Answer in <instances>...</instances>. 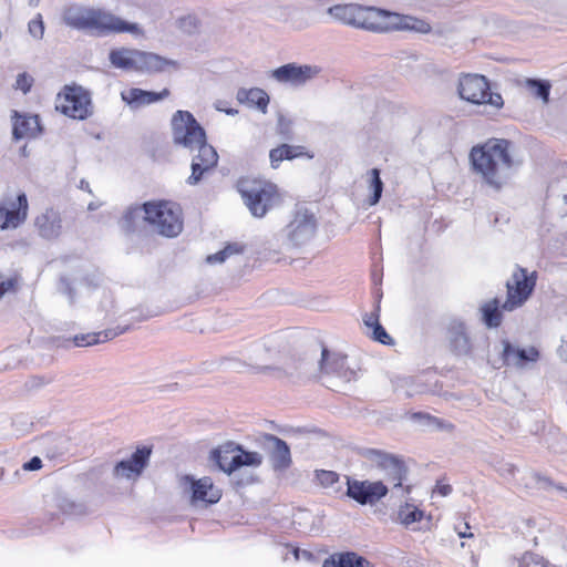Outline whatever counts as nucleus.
Masks as SVG:
<instances>
[{
    "instance_id": "obj_1",
    "label": "nucleus",
    "mask_w": 567,
    "mask_h": 567,
    "mask_svg": "<svg viewBox=\"0 0 567 567\" xmlns=\"http://www.w3.org/2000/svg\"><path fill=\"white\" fill-rule=\"evenodd\" d=\"M327 13L341 24L375 33L414 31L426 34L432 30L423 19L358 3L334 4L327 9Z\"/></svg>"
},
{
    "instance_id": "obj_2",
    "label": "nucleus",
    "mask_w": 567,
    "mask_h": 567,
    "mask_svg": "<svg viewBox=\"0 0 567 567\" xmlns=\"http://www.w3.org/2000/svg\"><path fill=\"white\" fill-rule=\"evenodd\" d=\"M363 456L381 472L382 478L358 481L346 476V496H403L413 492V486L408 483V470L400 458L373 449L367 450Z\"/></svg>"
},
{
    "instance_id": "obj_3",
    "label": "nucleus",
    "mask_w": 567,
    "mask_h": 567,
    "mask_svg": "<svg viewBox=\"0 0 567 567\" xmlns=\"http://www.w3.org/2000/svg\"><path fill=\"white\" fill-rule=\"evenodd\" d=\"M472 169L483 184L501 190L509 182L514 171L520 165L513 152V144L505 138H489L472 147L470 152Z\"/></svg>"
},
{
    "instance_id": "obj_4",
    "label": "nucleus",
    "mask_w": 567,
    "mask_h": 567,
    "mask_svg": "<svg viewBox=\"0 0 567 567\" xmlns=\"http://www.w3.org/2000/svg\"><path fill=\"white\" fill-rule=\"evenodd\" d=\"M172 137L175 145L183 146L189 152L197 151L192 159L190 185L197 184L205 172L217 165L218 154L207 143L205 130L188 111H177L171 121Z\"/></svg>"
},
{
    "instance_id": "obj_5",
    "label": "nucleus",
    "mask_w": 567,
    "mask_h": 567,
    "mask_svg": "<svg viewBox=\"0 0 567 567\" xmlns=\"http://www.w3.org/2000/svg\"><path fill=\"white\" fill-rule=\"evenodd\" d=\"M62 20L72 29L91 31L99 35L125 32L137 37L143 35V30L137 23L127 22L100 8L70 4L64 8Z\"/></svg>"
},
{
    "instance_id": "obj_6",
    "label": "nucleus",
    "mask_w": 567,
    "mask_h": 567,
    "mask_svg": "<svg viewBox=\"0 0 567 567\" xmlns=\"http://www.w3.org/2000/svg\"><path fill=\"white\" fill-rule=\"evenodd\" d=\"M109 60L116 69L125 71H137L144 73L163 72L167 68L177 70L179 64L152 52H145L136 49L118 48L110 51Z\"/></svg>"
},
{
    "instance_id": "obj_7",
    "label": "nucleus",
    "mask_w": 567,
    "mask_h": 567,
    "mask_svg": "<svg viewBox=\"0 0 567 567\" xmlns=\"http://www.w3.org/2000/svg\"><path fill=\"white\" fill-rule=\"evenodd\" d=\"M238 190L251 215L258 218L264 217L281 200L277 186L261 178L239 179Z\"/></svg>"
},
{
    "instance_id": "obj_8",
    "label": "nucleus",
    "mask_w": 567,
    "mask_h": 567,
    "mask_svg": "<svg viewBox=\"0 0 567 567\" xmlns=\"http://www.w3.org/2000/svg\"><path fill=\"white\" fill-rule=\"evenodd\" d=\"M145 217L152 229L165 237H176L183 229L181 209L169 202L146 203Z\"/></svg>"
},
{
    "instance_id": "obj_9",
    "label": "nucleus",
    "mask_w": 567,
    "mask_h": 567,
    "mask_svg": "<svg viewBox=\"0 0 567 567\" xmlns=\"http://www.w3.org/2000/svg\"><path fill=\"white\" fill-rule=\"evenodd\" d=\"M287 346L280 336H272L254 343L247 351L244 365H248L258 372L271 375L272 367L278 363Z\"/></svg>"
},
{
    "instance_id": "obj_10",
    "label": "nucleus",
    "mask_w": 567,
    "mask_h": 567,
    "mask_svg": "<svg viewBox=\"0 0 567 567\" xmlns=\"http://www.w3.org/2000/svg\"><path fill=\"white\" fill-rule=\"evenodd\" d=\"M537 280L536 271L516 267L511 278L506 281V300L502 303L504 311H514L520 308L532 296Z\"/></svg>"
},
{
    "instance_id": "obj_11",
    "label": "nucleus",
    "mask_w": 567,
    "mask_h": 567,
    "mask_svg": "<svg viewBox=\"0 0 567 567\" xmlns=\"http://www.w3.org/2000/svg\"><path fill=\"white\" fill-rule=\"evenodd\" d=\"M458 94L461 99L473 104H489L499 110L503 97L498 93L489 92V84L485 76L478 74H464L458 81Z\"/></svg>"
},
{
    "instance_id": "obj_12",
    "label": "nucleus",
    "mask_w": 567,
    "mask_h": 567,
    "mask_svg": "<svg viewBox=\"0 0 567 567\" xmlns=\"http://www.w3.org/2000/svg\"><path fill=\"white\" fill-rule=\"evenodd\" d=\"M152 453V446H137L130 456L114 464L111 472L112 478L116 482H137L150 466Z\"/></svg>"
},
{
    "instance_id": "obj_13",
    "label": "nucleus",
    "mask_w": 567,
    "mask_h": 567,
    "mask_svg": "<svg viewBox=\"0 0 567 567\" xmlns=\"http://www.w3.org/2000/svg\"><path fill=\"white\" fill-rule=\"evenodd\" d=\"M55 107L74 120H84L92 113L90 94L82 86H65L56 97Z\"/></svg>"
},
{
    "instance_id": "obj_14",
    "label": "nucleus",
    "mask_w": 567,
    "mask_h": 567,
    "mask_svg": "<svg viewBox=\"0 0 567 567\" xmlns=\"http://www.w3.org/2000/svg\"><path fill=\"white\" fill-rule=\"evenodd\" d=\"M317 219L307 208H298L292 219L285 228V235L289 245L301 246L308 243L316 234Z\"/></svg>"
},
{
    "instance_id": "obj_15",
    "label": "nucleus",
    "mask_w": 567,
    "mask_h": 567,
    "mask_svg": "<svg viewBox=\"0 0 567 567\" xmlns=\"http://www.w3.org/2000/svg\"><path fill=\"white\" fill-rule=\"evenodd\" d=\"M321 73V68L315 64L287 63L275 69L271 78L279 83L292 86H302L316 79Z\"/></svg>"
},
{
    "instance_id": "obj_16",
    "label": "nucleus",
    "mask_w": 567,
    "mask_h": 567,
    "mask_svg": "<svg viewBox=\"0 0 567 567\" xmlns=\"http://www.w3.org/2000/svg\"><path fill=\"white\" fill-rule=\"evenodd\" d=\"M28 209L29 205L24 193L16 197L10 194L4 195L0 200V219L3 220L0 228H17L27 219Z\"/></svg>"
},
{
    "instance_id": "obj_17",
    "label": "nucleus",
    "mask_w": 567,
    "mask_h": 567,
    "mask_svg": "<svg viewBox=\"0 0 567 567\" xmlns=\"http://www.w3.org/2000/svg\"><path fill=\"white\" fill-rule=\"evenodd\" d=\"M260 446L268 454L271 468L276 473L286 472L292 464L291 452L288 444L272 434H265L260 440Z\"/></svg>"
},
{
    "instance_id": "obj_18",
    "label": "nucleus",
    "mask_w": 567,
    "mask_h": 567,
    "mask_svg": "<svg viewBox=\"0 0 567 567\" xmlns=\"http://www.w3.org/2000/svg\"><path fill=\"white\" fill-rule=\"evenodd\" d=\"M308 365V362L293 353L287 343L284 354H281L278 363L272 367L271 377L277 379L309 377L313 371Z\"/></svg>"
},
{
    "instance_id": "obj_19",
    "label": "nucleus",
    "mask_w": 567,
    "mask_h": 567,
    "mask_svg": "<svg viewBox=\"0 0 567 567\" xmlns=\"http://www.w3.org/2000/svg\"><path fill=\"white\" fill-rule=\"evenodd\" d=\"M501 358L498 362L493 363L495 368L507 365L524 369L528 362H536L539 359V351L535 347L520 349L506 339L501 341Z\"/></svg>"
},
{
    "instance_id": "obj_20",
    "label": "nucleus",
    "mask_w": 567,
    "mask_h": 567,
    "mask_svg": "<svg viewBox=\"0 0 567 567\" xmlns=\"http://www.w3.org/2000/svg\"><path fill=\"white\" fill-rule=\"evenodd\" d=\"M446 340L455 355L465 357L472 353L473 346L464 322L452 320L446 328Z\"/></svg>"
},
{
    "instance_id": "obj_21",
    "label": "nucleus",
    "mask_w": 567,
    "mask_h": 567,
    "mask_svg": "<svg viewBox=\"0 0 567 567\" xmlns=\"http://www.w3.org/2000/svg\"><path fill=\"white\" fill-rule=\"evenodd\" d=\"M38 234L44 239H55L62 233V217L58 210L48 208L34 219Z\"/></svg>"
},
{
    "instance_id": "obj_22",
    "label": "nucleus",
    "mask_w": 567,
    "mask_h": 567,
    "mask_svg": "<svg viewBox=\"0 0 567 567\" xmlns=\"http://www.w3.org/2000/svg\"><path fill=\"white\" fill-rule=\"evenodd\" d=\"M319 370L327 374H333L346 382H349L354 372L346 367V358L331 354L328 349L322 348Z\"/></svg>"
},
{
    "instance_id": "obj_23",
    "label": "nucleus",
    "mask_w": 567,
    "mask_h": 567,
    "mask_svg": "<svg viewBox=\"0 0 567 567\" xmlns=\"http://www.w3.org/2000/svg\"><path fill=\"white\" fill-rule=\"evenodd\" d=\"M396 516L406 528L412 530L430 529L431 516L425 517L424 512L412 504L406 503L404 506H400Z\"/></svg>"
},
{
    "instance_id": "obj_24",
    "label": "nucleus",
    "mask_w": 567,
    "mask_h": 567,
    "mask_svg": "<svg viewBox=\"0 0 567 567\" xmlns=\"http://www.w3.org/2000/svg\"><path fill=\"white\" fill-rule=\"evenodd\" d=\"M177 487L184 494L189 496H207L209 492H214V482L212 477L204 476L196 478L193 475H177Z\"/></svg>"
},
{
    "instance_id": "obj_25",
    "label": "nucleus",
    "mask_w": 567,
    "mask_h": 567,
    "mask_svg": "<svg viewBox=\"0 0 567 567\" xmlns=\"http://www.w3.org/2000/svg\"><path fill=\"white\" fill-rule=\"evenodd\" d=\"M169 95L168 89H164L159 93L144 91L137 87H131L121 93L122 100L127 103L132 109H138L161 101Z\"/></svg>"
},
{
    "instance_id": "obj_26",
    "label": "nucleus",
    "mask_w": 567,
    "mask_h": 567,
    "mask_svg": "<svg viewBox=\"0 0 567 567\" xmlns=\"http://www.w3.org/2000/svg\"><path fill=\"white\" fill-rule=\"evenodd\" d=\"M237 451H241V445L234 442H226L225 444L214 449L210 452L209 458L218 466L220 471L228 475L237 470V465L233 464L234 455L231 456V454Z\"/></svg>"
},
{
    "instance_id": "obj_27",
    "label": "nucleus",
    "mask_w": 567,
    "mask_h": 567,
    "mask_svg": "<svg viewBox=\"0 0 567 567\" xmlns=\"http://www.w3.org/2000/svg\"><path fill=\"white\" fill-rule=\"evenodd\" d=\"M13 120V137L21 140L25 137H35L40 131L39 117L37 115H20L17 111L12 112Z\"/></svg>"
},
{
    "instance_id": "obj_28",
    "label": "nucleus",
    "mask_w": 567,
    "mask_h": 567,
    "mask_svg": "<svg viewBox=\"0 0 567 567\" xmlns=\"http://www.w3.org/2000/svg\"><path fill=\"white\" fill-rule=\"evenodd\" d=\"M322 567H375L365 557L354 551L337 553L323 560Z\"/></svg>"
},
{
    "instance_id": "obj_29",
    "label": "nucleus",
    "mask_w": 567,
    "mask_h": 567,
    "mask_svg": "<svg viewBox=\"0 0 567 567\" xmlns=\"http://www.w3.org/2000/svg\"><path fill=\"white\" fill-rule=\"evenodd\" d=\"M236 99L239 103L246 104L249 107H256L260 112L266 113L269 104L268 94L258 87L252 89H239L236 94Z\"/></svg>"
},
{
    "instance_id": "obj_30",
    "label": "nucleus",
    "mask_w": 567,
    "mask_h": 567,
    "mask_svg": "<svg viewBox=\"0 0 567 567\" xmlns=\"http://www.w3.org/2000/svg\"><path fill=\"white\" fill-rule=\"evenodd\" d=\"M525 486L529 489H533L537 493H546V494H556V493H567V488L554 484L547 477H542L539 474L535 472H526L525 473Z\"/></svg>"
},
{
    "instance_id": "obj_31",
    "label": "nucleus",
    "mask_w": 567,
    "mask_h": 567,
    "mask_svg": "<svg viewBox=\"0 0 567 567\" xmlns=\"http://www.w3.org/2000/svg\"><path fill=\"white\" fill-rule=\"evenodd\" d=\"M146 203L143 205L131 206L124 213L120 220V226L125 233L135 231L146 220Z\"/></svg>"
},
{
    "instance_id": "obj_32",
    "label": "nucleus",
    "mask_w": 567,
    "mask_h": 567,
    "mask_svg": "<svg viewBox=\"0 0 567 567\" xmlns=\"http://www.w3.org/2000/svg\"><path fill=\"white\" fill-rule=\"evenodd\" d=\"M502 305L497 298L485 301L480 307L481 319L487 328H497L503 320Z\"/></svg>"
},
{
    "instance_id": "obj_33",
    "label": "nucleus",
    "mask_w": 567,
    "mask_h": 567,
    "mask_svg": "<svg viewBox=\"0 0 567 567\" xmlns=\"http://www.w3.org/2000/svg\"><path fill=\"white\" fill-rule=\"evenodd\" d=\"M56 506L64 515L84 516L92 513L91 506L85 498H55Z\"/></svg>"
},
{
    "instance_id": "obj_34",
    "label": "nucleus",
    "mask_w": 567,
    "mask_h": 567,
    "mask_svg": "<svg viewBox=\"0 0 567 567\" xmlns=\"http://www.w3.org/2000/svg\"><path fill=\"white\" fill-rule=\"evenodd\" d=\"M121 333H123V330L106 329L100 332L76 334L74 337V343L78 347H89L111 340Z\"/></svg>"
},
{
    "instance_id": "obj_35",
    "label": "nucleus",
    "mask_w": 567,
    "mask_h": 567,
    "mask_svg": "<svg viewBox=\"0 0 567 567\" xmlns=\"http://www.w3.org/2000/svg\"><path fill=\"white\" fill-rule=\"evenodd\" d=\"M302 147L282 144L270 151L269 157L274 168L278 167L284 159H293L302 154Z\"/></svg>"
},
{
    "instance_id": "obj_36",
    "label": "nucleus",
    "mask_w": 567,
    "mask_h": 567,
    "mask_svg": "<svg viewBox=\"0 0 567 567\" xmlns=\"http://www.w3.org/2000/svg\"><path fill=\"white\" fill-rule=\"evenodd\" d=\"M245 251V245L241 243H230L225 246L220 251L208 255L206 258L207 264H223L227 258L233 255H240Z\"/></svg>"
},
{
    "instance_id": "obj_37",
    "label": "nucleus",
    "mask_w": 567,
    "mask_h": 567,
    "mask_svg": "<svg viewBox=\"0 0 567 567\" xmlns=\"http://www.w3.org/2000/svg\"><path fill=\"white\" fill-rule=\"evenodd\" d=\"M362 506H369L370 512L378 516L380 519L385 518L388 515L392 516L395 512L390 514L389 506L383 502V498H352Z\"/></svg>"
},
{
    "instance_id": "obj_38",
    "label": "nucleus",
    "mask_w": 567,
    "mask_h": 567,
    "mask_svg": "<svg viewBox=\"0 0 567 567\" xmlns=\"http://www.w3.org/2000/svg\"><path fill=\"white\" fill-rule=\"evenodd\" d=\"M228 476L230 477L231 484L237 488H244L259 482L258 475L247 470H235L233 473L228 474Z\"/></svg>"
},
{
    "instance_id": "obj_39",
    "label": "nucleus",
    "mask_w": 567,
    "mask_h": 567,
    "mask_svg": "<svg viewBox=\"0 0 567 567\" xmlns=\"http://www.w3.org/2000/svg\"><path fill=\"white\" fill-rule=\"evenodd\" d=\"M240 454L234 455V465H237V470L243 466H252L258 467L261 465L264 456L258 452L245 451L241 447V451H238Z\"/></svg>"
},
{
    "instance_id": "obj_40",
    "label": "nucleus",
    "mask_w": 567,
    "mask_h": 567,
    "mask_svg": "<svg viewBox=\"0 0 567 567\" xmlns=\"http://www.w3.org/2000/svg\"><path fill=\"white\" fill-rule=\"evenodd\" d=\"M525 86L535 97L540 99L544 103L548 102L550 84L547 81L526 79Z\"/></svg>"
},
{
    "instance_id": "obj_41",
    "label": "nucleus",
    "mask_w": 567,
    "mask_h": 567,
    "mask_svg": "<svg viewBox=\"0 0 567 567\" xmlns=\"http://www.w3.org/2000/svg\"><path fill=\"white\" fill-rule=\"evenodd\" d=\"M370 176V188L372 190V195L369 197V205L374 206L379 203L382 192H383V183L380 178V171L378 168H372L369 171Z\"/></svg>"
},
{
    "instance_id": "obj_42",
    "label": "nucleus",
    "mask_w": 567,
    "mask_h": 567,
    "mask_svg": "<svg viewBox=\"0 0 567 567\" xmlns=\"http://www.w3.org/2000/svg\"><path fill=\"white\" fill-rule=\"evenodd\" d=\"M316 481L322 487H330L339 482V474L333 471L317 470L315 472Z\"/></svg>"
},
{
    "instance_id": "obj_43",
    "label": "nucleus",
    "mask_w": 567,
    "mask_h": 567,
    "mask_svg": "<svg viewBox=\"0 0 567 567\" xmlns=\"http://www.w3.org/2000/svg\"><path fill=\"white\" fill-rule=\"evenodd\" d=\"M518 567H545V561L540 555L527 551L519 559Z\"/></svg>"
},
{
    "instance_id": "obj_44",
    "label": "nucleus",
    "mask_w": 567,
    "mask_h": 567,
    "mask_svg": "<svg viewBox=\"0 0 567 567\" xmlns=\"http://www.w3.org/2000/svg\"><path fill=\"white\" fill-rule=\"evenodd\" d=\"M29 33L37 40H41L44 34V23L40 13L28 24Z\"/></svg>"
},
{
    "instance_id": "obj_45",
    "label": "nucleus",
    "mask_w": 567,
    "mask_h": 567,
    "mask_svg": "<svg viewBox=\"0 0 567 567\" xmlns=\"http://www.w3.org/2000/svg\"><path fill=\"white\" fill-rule=\"evenodd\" d=\"M51 383V378L44 375H32L24 382L27 391H37Z\"/></svg>"
},
{
    "instance_id": "obj_46",
    "label": "nucleus",
    "mask_w": 567,
    "mask_h": 567,
    "mask_svg": "<svg viewBox=\"0 0 567 567\" xmlns=\"http://www.w3.org/2000/svg\"><path fill=\"white\" fill-rule=\"evenodd\" d=\"M187 506L194 511L207 509L218 503L220 498H186Z\"/></svg>"
},
{
    "instance_id": "obj_47",
    "label": "nucleus",
    "mask_w": 567,
    "mask_h": 567,
    "mask_svg": "<svg viewBox=\"0 0 567 567\" xmlns=\"http://www.w3.org/2000/svg\"><path fill=\"white\" fill-rule=\"evenodd\" d=\"M32 83H33V79L31 75H29L27 73H20L17 76L14 87L17 90H21L23 93H27L30 91Z\"/></svg>"
},
{
    "instance_id": "obj_48",
    "label": "nucleus",
    "mask_w": 567,
    "mask_h": 567,
    "mask_svg": "<svg viewBox=\"0 0 567 567\" xmlns=\"http://www.w3.org/2000/svg\"><path fill=\"white\" fill-rule=\"evenodd\" d=\"M371 337L383 344H390L392 343L391 337L388 334V332L384 330V328L378 323L374 326L371 332Z\"/></svg>"
},
{
    "instance_id": "obj_49",
    "label": "nucleus",
    "mask_w": 567,
    "mask_h": 567,
    "mask_svg": "<svg viewBox=\"0 0 567 567\" xmlns=\"http://www.w3.org/2000/svg\"><path fill=\"white\" fill-rule=\"evenodd\" d=\"M43 466V462L39 456H33L30 461L22 464L21 468L24 472L40 471Z\"/></svg>"
},
{
    "instance_id": "obj_50",
    "label": "nucleus",
    "mask_w": 567,
    "mask_h": 567,
    "mask_svg": "<svg viewBox=\"0 0 567 567\" xmlns=\"http://www.w3.org/2000/svg\"><path fill=\"white\" fill-rule=\"evenodd\" d=\"M16 282L17 281L13 278L0 276V298H2L6 292L13 290Z\"/></svg>"
},
{
    "instance_id": "obj_51",
    "label": "nucleus",
    "mask_w": 567,
    "mask_h": 567,
    "mask_svg": "<svg viewBox=\"0 0 567 567\" xmlns=\"http://www.w3.org/2000/svg\"><path fill=\"white\" fill-rule=\"evenodd\" d=\"M453 493V488L450 484L445 483L444 480L437 481L432 494H440L441 496H446Z\"/></svg>"
},
{
    "instance_id": "obj_52",
    "label": "nucleus",
    "mask_w": 567,
    "mask_h": 567,
    "mask_svg": "<svg viewBox=\"0 0 567 567\" xmlns=\"http://www.w3.org/2000/svg\"><path fill=\"white\" fill-rule=\"evenodd\" d=\"M13 367L12 352L6 351L0 353V371H6Z\"/></svg>"
},
{
    "instance_id": "obj_53",
    "label": "nucleus",
    "mask_w": 567,
    "mask_h": 567,
    "mask_svg": "<svg viewBox=\"0 0 567 567\" xmlns=\"http://www.w3.org/2000/svg\"><path fill=\"white\" fill-rule=\"evenodd\" d=\"M61 291L65 293L69 298V303L73 305L75 301V292L74 289L71 287V285L66 280H61Z\"/></svg>"
},
{
    "instance_id": "obj_54",
    "label": "nucleus",
    "mask_w": 567,
    "mask_h": 567,
    "mask_svg": "<svg viewBox=\"0 0 567 567\" xmlns=\"http://www.w3.org/2000/svg\"><path fill=\"white\" fill-rule=\"evenodd\" d=\"M516 471H517L516 466L509 462H504L498 467V472L503 476H513Z\"/></svg>"
},
{
    "instance_id": "obj_55",
    "label": "nucleus",
    "mask_w": 567,
    "mask_h": 567,
    "mask_svg": "<svg viewBox=\"0 0 567 567\" xmlns=\"http://www.w3.org/2000/svg\"><path fill=\"white\" fill-rule=\"evenodd\" d=\"M416 417H424L426 420H429L430 422H432L433 424H435L437 427H443V429H449V430H452L453 426L452 424L450 423H444L442 420H439L436 417H432L430 416L429 414H415Z\"/></svg>"
},
{
    "instance_id": "obj_56",
    "label": "nucleus",
    "mask_w": 567,
    "mask_h": 567,
    "mask_svg": "<svg viewBox=\"0 0 567 567\" xmlns=\"http://www.w3.org/2000/svg\"><path fill=\"white\" fill-rule=\"evenodd\" d=\"M363 322L367 328L372 330L379 323V317L375 313H368L363 317Z\"/></svg>"
},
{
    "instance_id": "obj_57",
    "label": "nucleus",
    "mask_w": 567,
    "mask_h": 567,
    "mask_svg": "<svg viewBox=\"0 0 567 567\" xmlns=\"http://www.w3.org/2000/svg\"><path fill=\"white\" fill-rule=\"evenodd\" d=\"M289 126H290V122L287 121L284 116H280L279 121H278L279 132L281 134H287L288 130H289Z\"/></svg>"
},
{
    "instance_id": "obj_58",
    "label": "nucleus",
    "mask_w": 567,
    "mask_h": 567,
    "mask_svg": "<svg viewBox=\"0 0 567 567\" xmlns=\"http://www.w3.org/2000/svg\"><path fill=\"white\" fill-rule=\"evenodd\" d=\"M457 534L461 538H467V537H473V534L472 533H467L466 530H461L457 528Z\"/></svg>"
},
{
    "instance_id": "obj_59",
    "label": "nucleus",
    "mask_w": 567,
    "mask_h": 567,
    "mask_svg": "<svg viewBox=\"0 0 567 567\" xmlns=\"http://www.w3.org/2000/svg\"><path fill=\"white\" fill-rule=\"evenodd\" d=\"M225 112H226L227 114H230V115H234V114H236V113H237V111H236V110H234V109L225 110Z\"/></svg>"
},
{
    "instance_id": "obj_60",
    "label": "nucleus",
    "mask_w": 567,
    "mask_h": 567,
    "mask_svg": "<svg viewBox=\"0 0 567 567\" xmlns=\"http://www.w3.org/2000/svg\"><path fill=\"white\" fill-rule=\"evenodd\" d=\"M38 2H39V0H30L31 4H37Z\"/></svg>"
},
{
    "instance_id": "obj_61",
    "label": "nucleus",
    "mask_w": 567,
    "mask_h": 567,
    "mask_svg": "<svg viewBox=\"0 0 567 567\" xmlns=\"http://www.w3.org/2000/svg\"><path fill=\"white\" fill-rule=\"evenodd\" d=\"M565 202L567 203V192L564 194Z\"/></svg>"
},
{
    "instance_id": "obj_62",
    "label": "nucleus",
    "mask_w": 567,
    "mask_h": 567,
    "mask_svg": "<svg viewBox=\"0 0 567 567\" xmlns=\"http://www.w3.org/2000/svg\"><path fill=\"white\" fill-rule=\"evenodd\" d=\"M89 209H94V205H89Z\"/></svg>"
},
{
    "instance_id": "obj_63",
    "label": "nucleus",
    "mask_w": 567,
    "mask_h": 567,
    "mask_svg": "<svg viewBox=\"0 0 567 567\" xmlns=\"http://www.w3.org/2000/svg\"><path fill=\"white\" fill-rule=\"evenodd\" d=\"M465 525V528L468 529L470 528V525L467 523L464 524Z\"/></svg>"
},
{
    "instance_id": "obj_64",
    "label": "nucleus",
    "mask_w": 567,
    "mask_h": 567,
    "mask_svg": "<svg viewBox=\"0 0 567 567\" xmlns=\"http://www.w3.org/2000/svg\"><path fill=\"white\" fill-rule=\"evenodd\" d=\"M212 493L214 494V493H219V492H218V489H215V488H214V492H212Z\"/></svg>"
}]
</instances>
